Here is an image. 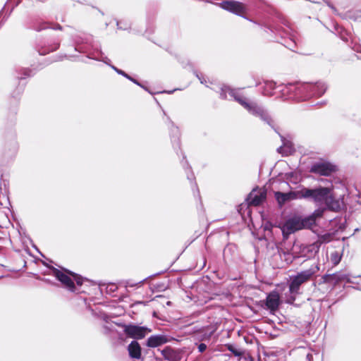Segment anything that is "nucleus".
<instances>
[{"instance_id":"1","label":"nucleus","mask_w":361,"mask_h":361,"mask_svg":"<svg viewBox=\"0 0 361 361\" xmlns=\"http://www.w3.org/2000/svg\"><path fill=\"white\" fill-rule=\"evenodd\" d=\"M228 95L246 109L249 114L259 118L264 123L274 129V131H276L274 120L269 111L263 106L245 97L241 89L232 88L228 85H224L220 89V97L223 99H228Z\"/></svg>"},{"instance_id":"2","label":"nucleus","mask_w":361,"mask_h":361,"mask_svg":"<svg viewBox=\"0 0 361 361\" xmlns=\"http://www.w3.org/2000/svg\"><path fill=\"white\" fill-rule=\"evenodd\" d=\"M301 194L302 199L313 201L314 203L321 204L324 203L329 210L338 212L341 210L345 204L343 197L335 199L331 194V189L329 187H318L315 188H302Z\"/></svg>"},{"instance_id":"3","label":"nucleus","mask_w":361,"mask_h":361,"mask_svg":"<svg viewBox=\"0 0 361 361\" xmlns=\"http://www.w3.org/2000/svg\"><path fill=\"white\" fill-rule=\"evenodd\" d=\"M319 271V265L314 264L309 269L301 271L290 277L288 288L290 296L287 299L288 303H293L295 300V295L300 293V286L310 281Z\"/></svg>"},{"instance_id":"4","label":"nucleus","mask_w":361,"mask_h":361,"mask_svg":"<svg viewBox=\"0 0 361 361\" xmlns=\"http://www.w3.org/2000/svg\"><path fill=\"white\" fill-rule=\"evenodd\" d=\"M51 271L52 275L54 276L61 283L62 286L65 288L73 293L79 292L70 276H73V280L75 281L78 286H80L82 284L83 279L82 276L68 269H63L65 271L63 272L56 268L53 267Z\"/></svg>"},{"instance_id":"5","label":"nucleus","mask_w":361,"mask_h":361,"mask_svg":"<svg viewBox=\"0 0 361 361\" xmlns=\"http://www.w3.org/2000/svg\"><path fill=\"white\" fill-rule=\"evenodd\" d=\"M298 88L300 97V100H306L312 97H320L323 95L327 89V86L322 82L316 83L299 82Z\"/></svg>"},{"instance_id":"6","label":"nucleus","mask_w":361,"mask_h":361,"mask_svg":"<svg viewBox=\"0 0 361 361\" xmlns=\"http://www.w3.org/2000/svg\"><path fill=\"white\" fill-rule=\"evenodd\" d=\"M304 228H310L307 221H306V218L302 219L300 216H295L286 221L281 230L283 235L287 237V235Z\"/></svg>"},{"instance_id":"7","label":"nucleus","mask_w":361,"mask_h":361,"mask_svg":"<svg viewBox=\"0 0 361 361\" xmlns=\"http://www.w3.org/2000/svg\"><path fill=\"white\" fill-rule=\"evenodd\" d=\"M276 32L283 39V42L281 43L290 50L294 51L297 47V38L293 28L288 25H286L285 27H281L277 28Z\"/></svg>"},{"instance_id":"8","label":"nucleus","mask_w":361,"mask_h":361,"mask_svg":"<svg viewBox=\"0 0 361 361\" xmlns=\"http://www.w3.org/2000/svg\"><path fill=\"white\" fill-rule=\"evenodd\" d=\"M298 83L299 82L278 85L279 93L277 97H281L283 99L300 100Z\"/></svg>"},{"instance_id":"9","label":"nucleus","mask_w":361,"mask_h":361,"mask_svg":"<svg viewBox=\"0 0 361 361\" xmlns=\"http://www.w3.org/2000/svg\"><path fill=\"white\" fill-rule=\"evenodd\" d=\"M220 6L223 9L240 16H243L246 11V8L243 3L234 0L223 1Z\"/></svg>"},{"instance_id":"10","label":"nucleus","mask_w":361,"mask_h":361,"mask_svg":"<svg viewBox=\"0 0 361 361\" xmlns=\"http://www.w3.org/2000/svg\"><path fill=\"white\" fill-rule=\"evenodd\" d=\"M124 332L130 338L134 339H142L143 338L149 330L147 327L140 326L137 325H124Z\"/></svg>"},{"instance_id":"11","label":"nucleus","mask_w":361,"mask_h":361,"mask_svg":"<svg viewBox=\"0 0 361 361\" xmlns=\"http://www.w3.org/2000/svg\"><path fill=\"white\" fill-rule=\"evenodd\" d=\"M336 171V166L329 162H319L314 164L310 171L322 176H329L332 172Z\"/></svg>"},{"instance_id":"12","label":"nucleus","mask_w":361,"mask_h":361,"mask_svg":"<svg viewBox=\"0 0 361 361\" xmlns=\"http://www.w3.org/2000/svg\"><path fill=\"white\" fill-rule=\"evenodd\" d=\"M302 193V189L297 191H291L289 192H276L275 193V197L279 204H283L289 200L302 199L301 195Z\"/></svg>"},{"instance_id":"13","label":"nucleus","mask_w":361,"mask_h":361,"mask_svg":"<svg viewBox=\"0 0 361 361\" xmlns=\"http://www.w3.org/2000/svg\"><path fill=\"white\" fill-rule=\"evenodd\" d=\"M128 352L131 359L140 360L142 358V348L139 343L133 341L128 346Z\"/></svg>"},{"instance_id":"14","label":"nucleus","mask_w":361,"mask_h":361,"mask_svg":"<svg viewBox=\"0 0 361 361\" xmlns=\"http://www.w3.org/2000/svg\"><path fill=\"white\" fill-rule=\"evenodd\" d=\"M161 355L168 361H180L181 354L178 350L166 347L161 350Z\"/></svg>"},{"instance_id":"15","label":"nucleus","mask_w":361,"mask_h":361,"mask_svg":"<svg viewBox=\"0 0 361 361\" xmlns=\"http://www.w3.org/2000/svg\"><path fill=\"white\" fill-rule=\"evenodd\" d=\"M262 93L267 97L277 95L279 93L278 85L274 81H265L262 87Z\"/></svg>"},{"instance_id":"16","label":"nucleus","mask_w":361,"mask_h":361,"mask_svg":"<svg viewBox=\"0 0 361 361\" xmlns=\"http://www.w3.org/2000/svg\"><path fill=\"white\" fill-rule=\"evenodd\" d=\"M320 245L321 243L316 241L312 244L304 246L302 250L304 257L307 258L314 257L319 252Z\"/></svg>"},{"instance_id":"17","label":"nucleus","mask_w":361,"mask_h":361,"mask_svg":"<svg viewBox=\"0 0 361 361\" xmlns=\"http://www.w3.org/2000/svg\"><path fill=\"white\" fill-rule=\"evenodd\" d=\"M167 338L163 335H153L147 338L146 345L149 348H156L166 343Z\"/></svg>"},{"instance_id":"18","label":"nucleus","mask_w":361,"mask_h":361,"mask_svg":"<svg viewBox=\"0 0 361 361\" xmlns=\"http://www.w3.org/2000/svg\"><path fill=\"white\" fill-rule=\"evenodd\" d=\"M279 295L276 292H272L268 295L266 305L271 310H276L279 305Z\"/></svg>"},{"instance_id":"19","label":"nucleus","mask_w":361,"mask_h":361,"mask_svg":"<svg viewBox=\"0 0 361 361\" xmlns=\"http://www.w3.org/2000/svg\"><path fill=\"white\" fill-rule=\"evenodd\" d=\"M265 197L266 195L264 193L260 192L257 194L255 190H252L247 197L248 204L253 206H258L262 202Z\"/></svg>"},{"instance_id":"20","label":"nucleus","mask_w":361,"mask_h":361,"mask_svg":"<svg viewBox=\"0 0 361 361\" xmlns=\"http://www.w3.org/2000/svg\"><path fill=\"white\" fill-rule=\"evenodd\" d=\"M324 211L325 208H318L315 209L310 216L306 217V221H307L310 228L315 224V221L317 218H320L323 216Z\"/></svg>"},{"instance_id":"21","label":"nucleus","mask_w":361,"mask_h":361,"mask_svg":"<svg viewBox=\"0 0 361 361\" xmlns=\"http://www.w3.org/2000/svg\"><path fill=\"white\" fill-rule=\"evenodd\" d=\"M334 281L336 283H340L341 281H345L347 283H355V282L353 281L349 274H344L342 272H338L333 274Z\"/></svg>"},{"instance_id":"22","label":"nucleus","mask_w":361,"mask_h":361,"mask_svg":"<svg viewBox=\"0 0 361 361\" xmlns=\"http://www.w3.org/2000/svg\"><path fill=\"white\" fill-rule=\"evenodd\" d=\"M30 27L36 31H41L42 30H45L49 27L47 23L46 22H33L32 25Z\"/></svg>"},{"instance_id":"23","label":"nucleus","mask_w":361,"mask_h":361,"mask_svg":"<svg viewBox=\"0 0 361 361\" xmlns=\"http://www.w3.org/2000/svg\"><path fill=\"white\" fill-rule=\"evenodd\" d=\"M226 348L228 350L231 352L235 356H241L242 355V351L237 348L234 345L232 344H226Z\"/></svg>"},{"instance_id":"24","label":"nucleus","mask_w":361,"mask_h":361,"mask_svg":"<svg viewBox=\"0 0 361 361\" xmlns=\"http://www.w3.org/2000/svg\"><path fill=\"white\" fill-rule=\"evenodd\" d=\"M331 259L334 264H337L341 261V257L338 256L337 252H333L331 255Z\"/></svg>"},{"instance_id":"25","label":"nucleus","mask_w":361,"mask_h":361,"mask_svg":"<svg viewBox=\"0 0 361 361\" xmlns=\"http://www.w3.org/2000/svg\"><path fill=\"white\" fill-rule=\"evenodd\" d=\"M111 68L115 71L118 74L121 75H123V77H125L126 78H130V75L128 74H127L126 73H125L123 71L121 70V69H118V68H116V66H111Z\"/></svg>"},{"instance_id":"26","label":"nucleus","mask_w":361,"mask_h":361,"mask_svg":"<svg viewBox=\"0 0 361 361\" xmlns=\"http://www.w3.org/2000/svg\"><path fill=\"white\" fill-rule=\"evenodd\" d=\"M22 71L23 72V75L18 76V80H23V79H25L26 77H29L31 75L30 70L24 68V69H22Z\"/></svg>"},{"instance_id":"27","label":"nucleus","mask_w":361,"mask_h":361,"mask_svg":"<svg viewBox=\"0 0 361 361\" xmlns=\"http://www.w3.org/2000/svg\"><path fill=\"white\" fill-rule=\"evenodd\" d=\"M334 280L333 274H325L322 276V281L324 283H329Z\"/></svg>"},{"instance_id":"28","label":"nucleus","mask_w":361,"mask_h":361,"mask_svg":"<svg viewBox=\"0 0 361 361\" xmlns=\"http://www.w3.org/2000/svg\"><path fill=\"white\" fill-rule=\"evenodd\" d=\"M329 238H330L329 235H324L319 237V241L321 243H323V242H327V241L329 240Z\"/></svg>"},{"instance_id":"29","label":"nucleus","mask_w":361,"mask_h":361,"mask_svg":"<svg viewBox=\"0 0 361 361\" xmlns=\"http://www.w3.org/2000/svg\"><path fill=\"white\" fill-rule=\"evenodd\" d=\"M129 80L132 81L133 83L136 84L137 85L144 88L145 90H147L146 87H145L143 85H142L136 79L132 78L130 76V78H128Z\"/></svg>"},{"instance_id":"30","label":"nucleus","mask_w":361,"mask_h":361,"mask_svg":"<svg viewBox=\"0 0 361 361\" xmlns=\"http://www.w3.org/2000/svg\"><path fill=\"white\" fill-rule=\"evenodd\" d=\"M207 349V345L202 343L198 345V350L200 353H203Z\"/></svg>"},{"instance_id":"31","label":"nucleus","mask_w":361,"mask_h":361,"mask_svg":"<svg viewBox=\"0 0 361 361\" xmlns=\"http://www.w3.org/2000/svg\"><path fill=\"white\" fill-rule=\"evenodd\" d=\"M195 75L197 76V78L200 80V82L202 84H204L206 82V80L204 79V78L202 75V74H200L198 73H195Z\"/></svg>"},{"instance_id":"32","label":"nucleus","mask_w":361,"mask_h":361,"mask_svg":"<svg viewBox=\"0 0 361 361\" xmlns=\"http://www.w3.org/2000/svg\"><path fill=\"white\" fill-rule=\"evenodd\" d=\"M97 60L102 61L104 63L109 65L110 67H111V66H112L111 64L109 63L110 60L107 57H104V58L102 57L101 59H97Z\"/></svg>"},{"instance_id":"33","label":"nucleus","mask_w":361,"mask_h":361,"mask_svg":"<svg viewBox=\"0 0 361 361\" xmlns=\"http://www.w3.org/2000/svg\"><path fill=\"white\" fill-rule=\"evenodd\" d=\"M111 329L108 326H104V334H109Z\"/></svg>"},{"instance_id":"34","label":"nucleus","mask_w":361,"mask_h":361,"mask_svg":"<svg viewBox=\"0 0 361 361\" xmlns=\"http://www.w3.org/2000/svg\"><path fill=\"white\" fill-rule=\"evenodd\" d=\"M306 357H307V360L308 361H312V358H313V357H312V354H310V353H308V354L307 355Z\"/></svg>"},{"instance_id":"35","label":"nucleus","mask_w":361,"mask_h":361,"mask_svg":"<svg viewBox=\"0 0 361 361\" xmlns=\"http://www.w3.org/2000/svg\"><path fill=\"white\" fill-rule=\"evenodd\" d=\"M53 29L61 30H62V27L60 25L58 24L54 27H53Z\"/></svg>"},{"instance_id":"36","label":"nucleus","mask_w":361,"mask_h":361,"mask_svg":"<svg viewBox=\"0 0 361 361\" xmlns=\"http://www.w3.org/2000/svg\"><path fill=\"white\" fill-rule=\"evenodd\" d=\"M121 25V23L119 22H117V26L119 29H126V27H123L122 26L120 25Z\"/></svg>"},{"instance_id":"37","label":"nucleus","mask_w":361,"mask_h":361,"mask_svg":"<svg viewBox=\"0 0 361 361\" xmlns=\"http://www.w3.org/2000/svg\"><path fill=\"white\" fill-rule=\"evenodd\" d=\"M188 178L190 179V180H192L194 178L193 175L192 174L190 176L189 174H188Z\"/></svg>"},{"instance_id":"38","label":"nucleus","mask_w":361,"mask_h":361,"mask_svg":"<svg viewBox=\"0 0 361 361\" xmlns=\"http://www.w3.org/2000/svg\"><path fill=\"white\" fill-rule=\"evenodd\" d=\"M59 44H56V46L55 47V48L51 49V51H54V50H55V49H58V48H59Z\"/></svg>"},{"instance_id":"39","label":"nucleus","mask_w":361,"mask_h":361,"mask_svg":"<svg viewBox=\"0 0 361 361\" xmlns=\"http://www.w3.org/2000/svg\"><path fill=\"white\" fill-rule=\"evenodd\" d=\"M186 165H188L187 161H185L184 164H183V167H185Z\"/></svg>"},{"instance_id":"40","label":"nucleus","mask_w":361,"mask_h":361,"mask_svg":"<svg viewBox=\"0 0 361 361\" xmlns=\"http://www.w3.org/2000/svg\"><path fill=\"white\" fill-rule=\"evenodd\" d=\"M342 39L344 40V41H348V39L347 38H345L343 37H342Z\"/></svg>"},{"instance_id":"41","label":"nucleus","mask_w":361,"mask_h":361,"mask_svg":"<svg viewBox=\"0 0 361 361\" xmlns=\"http://www.w3.org/2000/svg\"><path fill=\"white\" fill-rule=\"evenodd\" d=\"M175 90H172V91H169L168 93L171 94L172 92H173Z\"/></svg>"},{"instance_id":"42","label":"nucleus","mask_w":361,"mask_h":361,"mask_svg":"<svg viewBox=\"0 0 361 361\" xmlns=\"http://www.w3.org/2000/svg\"><path fill=\"white\" fill-rule=\"evenodd\" d=\"M280 137H281V139H282V140H283V136H281V135H280Z\"/></svg>"},{"instance_id":"43","label":"nucleus","mask_w":361,"mask_h":361,"mask_svg":"<svg viewBox=\"0 0 361 361\" xmlns=\"http://www.w3.org/2000/svg\"><path fill=\"white\" fill-rule=\"evenodd\" d=\"M275 132H276V133H278V135H280V133H278V131H277V130H276V131H275Z\"/></svg>"},{"instance_id":"44","label":"nucleus","mask_w":361,"mask_h":361,"mask_svg":"<svg viewBox=\"0 0 361 361\" xmlns=\"http://www.w3.org/2000/svg\"><path fill=\"white\" fill-rule=\"evenodd\" d=\"M361 290V289H360Z\"/></svg>"}]
</instances>
